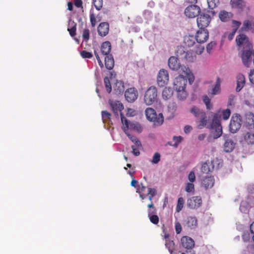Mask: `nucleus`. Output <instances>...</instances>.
I'll return each mask as SVG.
<instances>
[{"instance_id":"0eeeda50","label":"nucleus","mask_w":254,"mask_h":254,"mask_svg":"<svg viewBox=\"0 0 254 254\" xmlns=\"http://www.w3.org/2000/svg\"><path fill=\"white\" fill-rule=\"evenodd\" d=\"M176 54L179 59L185 60L186 62H193L195 59L191 52L186 51L182 46H178Z\"/></svg>"},{"instance_id":"b1692460","label":"nucleus","mask_w":254,"mask_h":254,"mask_svg":"<svg viewBox=\"0 0 254 254\" xmlns=\"http://www.w3.org/2000/svg\"><path fill=\"white\" fill-rule=\"evenodd\" d=\"M125 91L124 83L122 81H117L114 85V91L115 94L119 95L124 93Z\"/></svg>"},{"instance_id":"9b49d317","label":"nucleus","mask_w":254,"mask_h":254,"mask_svg":"<svg viewBox=\"0 0 254 254\" xmlns=\"http://www.w3.org/2000/svg\"><path fill=\"white\" fill-rule=\"evenodd\" d=\"M201 11L199 6L191 4L187 6L184 11L185 15L189 18H193L197 16Z\"/></svg>"},{"instance_id":"8fccbe9b","label":"nucleus","mask_w":254,"mask_h":254,"mask_svg":"<svg viewBox=\"0 0 254 254\" xmlns=\"http://www.w3.org/2000/svg\"><path fill=\"white\" fill-rule=\"evenodd\" d=\"M185 190L188 192H191L194 191V186L192 183H188L186 184Z\"/></svg>"},{"instance_id":"58836bf2","label":"nucleus","mask_w":254,"mask_h":254,"mask_svg":"<svg viewBox=\"0 0 254 254\" xmlns=\"http://www.w3.org/2000/svg\"><path fill=\"white\" fill-rule=\"evenodd\" d=\"M190 112L196 118H199L203 111L199 110L197 107L193 106L190 110Z\"/></svg>"},{"instance_id":"09e8293b","label":"nucleus","mask_w":254,"mask_h":254,"mask_svg":"<svg viewBox=\"0 0 254 254\" xmlns=\"http://www.w3.org/2000/svg\"><path fill=\"white\" fill-rule=\"evenodd\" d=\"M90 37V32L89 29H84L83 31L82 37L83 38V41L87 42L89 39Z\"/></svg>"},{"instance_id":"4c0bfd02","label":"nucleus","mask_w":254,"mask_h":254,"mask_svg":"<svg viewBox=\"0 0 254 254\" xmlns=\"http://www.w3.org/2000/svg\"><path fill=\"white\" fill-rule=\"evenodd\" d=\"M102 118L104 123H109L111 121V114L107 111L101 112Z\"/></svg>"},{"instance_id":"e433bc0d","label":"nucleus","mask_w":254,"mask_h":254,"mask_svg":"<svg viewBox=\"0 0 254 254\" xmlns=\"http://www.w3.org/2000/svg\"><path fill=\"white\" fill-rule=\"evenodd\" d=\"M157 191L154 188H148L147 191V196H148V199L151 203L152 202L153 197L156 194Z\"/></svg>"},{"instance_id":"c03bdc74","label":"nucleus","mask_w":254,"mask_h":254,"mask_svg":"<svg viewBox=\"0 0 254 254\" xmlns=\"http://www.w3.org/2000/svg\"><path fill=\"white\" fill-rule=\"evenodd\" d=\"M93 4L97 10H100L103 7V0H92Z\"/></svg>"},{"instance_id":"9d476101","label":"nucleus","mask_w":254,"mask_h":254,"mask_svg":"<svg viewBox=\"0 0 254 254\" xmlns=\"http://www.w3.org/2000/svg\"><path fill=\"white\" fill-rule=\"evenodd\" d=\"M242 123V117L238 114L233 115L231 118L229 128L232 133L236 132L241 127Z\"/></svg>"},{"instance_id":"423d86ee","label":"nucleus","mask_w":254,"mask_h":254,"mask_svg":"<svg viewBox=\"0 0 254 254\" xmlns=\"http://www.w3.org/2000/svg\"><path fill=\"white\" fill-rule=\"evenodd\" d=\"M236 43L239 52L246 49L253 48L252 42L244 34H240L236 36Z\"/></svg>"},{"instance_id":"680f3d73","label":"nucleus","mask_w":254,"mask_h":254,"mask_svg":"<svg viewBox=\"0 0 254 254\" xmlns=\"http://www.w3.org/2000/svg\"><path fill=\"white\" fill-rule=\"evenodd\" d=\"M182 230V226L179 222H175V231L177 234H180Z\"/></svg>"},{"instance_id":"7c9ffc66","label":"nucleus","mask_w":254,"mask_h":254,"mask_svg":"<svg viewBox=\"0 0 254 254\" xmlns=\"http://www.w3.org/2000/svg\"><path fill=\"white\" fill-rule=\"evenodd\" d=\"M173 95V90L171 87H165L162 91V97L165 100L171 98Z\"/></svg>"},{"instance_id":"a878e982","label":"nucleus","mask_w":254,"mask_h":254,"mask_svg":"<svg viewBox=\"0 0 254 254\" xmlns=\"http://www.w3.org/2000/svg\"><path fill=\"white\" fill-rule=\"evenodd\" d=\"M195 38L192 35H186L184 39V44L188 47L193 46L195 43Z\"/></svg>"},{"instance_id":"bb28decb","label":"nucleus","mask_w":254,"mask_h":254,"mask_svg":"<svg viewBox=\"0 0 254 254\" xmlns=\"http://www.w3.org/2000/svg\"><path fill=\"white\" fill-rule=\"evenodd\" d=\"M233 16L231 12L225 10H222L219 14V17L222 22L228 21Z\"/></svg>"},{"instance_id":"f3484780","label":"nucleus","mask_w":254,"mask_h":254,"mask_svg":"<svg viewBox=\"0 0 254 254\" xmlns=\"http://www.w3.org/2000/svg\"><path fill=\"white\" fill-rule=\"evenodd\" d=\"M125 96L127 102L132 103L137 99L138 92L135 88H130L125 91Z\"/></svg>"},{"instance_id":"603ef678","label":"nucleus","mask_w":254,"mask_h":254,"mask_svg":"<svg viewBox=\"0 0 254 254\" xmlns=\"http://www.w3.org/2000/svg\"><path fill=\"white\" fill-rule=\"evenodd\" d=\"M160 154L158 152L155 153L152 158V162L154 164L158 163L160 160Z\"/></svg>"},{"instance_id":"864d4df0","label":"nucleus","mask_w":254,"mask_h":254,"mask_svg":"<svg viewBox=\"0 0 254 254\" xmlns=\"http://www.w3.org/2000/svg\"><path fill=\"white\" fill-rule=\"evenodd\" d=\"M120 115H121V117L122 122L123 125L126 126V127H125V129L127 130L128 128V121L127 119V118L124 116V115L122 114V113H121Z\"/></svg>"},{"instance_id":"5701e85b","label":"nucleus","mask_w":254,"mask_h":254,"mask_svg":"<svg viewBox=\"0 0 254 254\" xmlns=\"http://www.w3.org/2000/svg\"><path fill=\"white\" fill-rule=\"evenodd\" d=\"M246 80L244 75L242 74H239L237 76V87L236 91L239 92L245 85Z\"/></svg>"},{"instance_id":"f704fd0d","label":"nucleus","mask_w":254,"mask_h":254,"mask_svg":"<svg viewBox=\"0 0 254 254\" xmlns=\"http://www.w3.org/2000/svg\"><path fill=\"white\" fill-rule=\"evenodd\" d=\"M198 119H199V124H198L199 128H201L206 125L207 118L205 112L201 113V115Z\"/></svg>"},{"instance_id":"f03ea898","label":"nucleus","mask_w":254,"mask_h":254,"mask_svg":"<svg viewBox=\"0 0 254 254\" xmlns=\"http://www.w3.org/2000/svg\"><path fill=\"white\" fill-rule=\"evenodd\" d=\"M184 74H180L176 77L174 81V88L178 93L182 92V94L178 93V96L180 99H185L187 94L185 89L187 84V79L185 77Z\"/></svg>"},{"instance_id":"72a5a7b5","label":"nucleus","mask_w":254,"mask_h":254,"mask_svg":"<svg viewBox=\"0 0 254 254\" xmlns=\"http://www.w3.org/2000/svg\"><path fill=\"white\" fill-rule=\"evenodd\" d=\"M123 129L124 130L126 134L127 135V136L128 137V138L131 140V141L134 143L136 147H141V143L140 141L136 136H133L127 132L125 127H123Z\"/></svg>"},{"instance_id":"c756f323","label":"nucleus","mask_w":254,"mask_h":254,"mask_svg":"<svg viewBox=\"0 0 254 254\" xmlns=\"http://www.w3.org/2000/svg\"><path fill=\"white\" fill-rule=\"evenodd\" d=\"M197 224V220L194 216H189L186 219V224L191 229L195 228Z\"/></svg>"},{"instance_id":"37998d69","label":"nucleus","mask_w":254,"mask_h":254,"mask_svg":"<svg viewBox=\"0 0 254 254\" xmlns=\"http://www.w3.org/2000/svg\"><path fill=\"white\" fill-rule=\"evenodd\" d=\"M67 30L69 31V34L71 37H73L76 35V24L73 22H72L70 27H68Z\"/></svg>"},{"instance_id":"49530a36","label":"nucleus","mask_w":254,"mask_h":254,"mask_svg":"<svg viewBox=\"0 0 254 254\" xmlns=\"http://www.w3.org/2000/svg\"><path fill=\"white\" fill-rule=\"evenodd\" d=\"M104 81L107 91L109 93H111L112 91V86L109 78L108 77H105L104 79Z\"/></svg>"},{"instance_id":"6e6d98bb","label":"nucleus","mask_w":254,"mask_h":254,"mask_svg":"<svg viewBox=\"0 0 254 254\" xmlns=\"http://www.w3.org/2000/svg\"><path fill=\"white\" fill-rule=\"evenodd\" d=\"M216 44L215 42H211L208 43L206 46L207 52L210 54L213 48L215 46Z\"/></svg>"},{"instance_id":"f257e3e1","label":"nucleus","mask_w":254,"mask_h":254,"mask_svg":"<svg viewBox=\"0 0 254 254\" xmlns=\"http://www.w3.org/2000/svg\"><path fill=\"white\" fill-rule=\"evenodd\" d=\"M231 115L230 109H227L222 111L217 112L213 116L212 123L207 127L211 129V134L214 139L218 138L222 134V127L221 125V119L228 120Z\"/></svg>"},{"instance_id":"bf43d9fd","label":"nucleus","mask_w":254,"mask_h":254,"mask_svg":"<svg viewBox=\"0 0 254 254\" xmlns=\"http://www.w3.org/2000/svg\"><path fill=\"white\" fill-rule=\"evenodd\" d=\"M188 179L191 183H193L196 179L194 171H191L188 175Z\"/></svg>"},{"instance_id":"a211bd4d","label":"nucleus","mask_w":254,"mask_h":254,"mask_svg":"<svg viewBox=\"0 0 254 254\" xmlns=\"http://www.w3.org/2000/svg\"><path fill=\"white\" fill-rule=\"evenodd\" d=\"M218 159L216 158L213 160H207L203 163L201 166V172L203 173L208 174L209 172H212L214 169V163L217 162Z\"/></svg>"},{"instance_id":"0e129e2a","label":"nucleus","mask_w":254,"mask_h":254,"mask_svg":"<svg viewBox=\"0 0 254 254\" xmlns=\"http://www.w3.org/2000/svg\"><path fill=\"white\" fill-rule=\"evenodd\" d=\"M204 50V47L199 45L196 47V49L195 50V53L198 55H201L203 53Z\"/></svg>"},{"instance_id":"393cba45","label":"nucleus","mask_w":254,"mask_h":254,"mask_svg":"<svg viewBox=\"0 0 254 254\" xmlns=\"http://www.w3.org/2000/svg\"><path fill=\"white\" fill-rule=\"evenodd\" d=\"M147 189L142 183L137 186L136 192L139 193L140 197L142 199H145L147 196Z\"/></svg>"},{"instance_id":"e2e57ef3","label":"nucleus","mask_w":254,"mask_h":254,"mask_svg":"<svg viewBox=\"0 0 254 254\" xmlns=\"http://www.w3.org/2000/svg\"><path fill=\"white\" fill-rule=\"evenodd\" d=\"M179 59L177 56H172L169 59L168 64H175L177 63Z\"/></svg>"},{"instance_id":"20e7f679","label":"nucleus","mask_w":254,"mask_h":254,"mask_svg":"<svg viewBox=\"0 0 254 254\" xmlns=\"http://www.w3.org/2000/svg\"><path fill=\"white\" fill-rule=\"evenodd\" d=\"M168 65L171 69L177 71L178 74L185 75L190 84L193 82L194 76L187 66L188 64H168Z\"/></svg>"},{"instance_id":"338daca9","label":"nucleus","mask_w":254,"mask_h":254,"mask_svg":"<svg viewBox=\"0 0 254 254\" xmlns=\"http://www.w3.org/2000/svg\"><path fill=\"white\" fill-rule=\"evenodd\" d=\"M173 140L175 142V145H178L183 140V137L181 136H174Z\"/></svg>"},{"instance_id":"473e14b6","label":"nucleus","mask_w":254,"mask_h":254,"mask_svg":"<svg viewBox=\"0 0 254 254\" xmlns=\"http://www.w3.org/2000/svg\"><path fill=\"white\" fill-rule=\"evenodd\" d=\"M220 84H221V80L219 77L217 78L216 82L215 84V86L212 89V91L210 93L211 95H215L216 94H218L220 93Z\"/></svg>"},{"instance_id":"6ab92c4d","label":"nucleus","mask_w":254,"mask_h":254,"mask_svg":"<svg viewBox=\"0 0 254 254\" xmlns=\"http://www.w3.org/2000/svg\"><path fill=\"white\" fill-rule=\"evenodd\" d=\"M202 204V199L200 196H193L187 201V205L191 209H196Z\"/></svg>"},{"instance_id":"1a4fd4ad","label":"nucleus","mask_w":254,"mask_h":254,"mask_svg":"<svg viewBox=\"0 0 254 254\" xmlns=\"http://www.w3.org/2000/svg\"><path fill=\"white\" fill-rule=\"evenodd\" d=\"M243 64H254V50L253 48L246 49L239 52Z\"/></svg>"},{"instance_id":"dca6fc26","label":"nucleus","mask_w":254,"mask_h":254,"mask_svg":"<svg viewBox=\"0 0 254 254\" xmlns=\"http://www.w3.org/2000/svg\"><path fill=\"white\" fill-rule=\"evenodd\" d=\"M209 37V33L205 29H199L195 35L196 41L198 43H204L207 41Z\"/></svg>"},{"instance_id":"2f4dec72","label":"nucleus","mask_w":254,"mask_h":254,"mask_svg":"<svg viewBox=\"0 0 254 254\" xmlns=\"http://www.w3.org/2000/svg\"><path fill=\"white\" fill-rule=\"evenodd\" d=\"M231 4L233 7L243 9L245 6L243 0H231Z\"/></svg>"},{"instance_id":"ea45409f","label":"nucleus","mask_w":254,"mask_h":254,"mask_svg":"<svg viewBox=\"0 0 254 254\" xmlns=\"http://www.w3.org/2000/svg\"><path fill=\"white\" fill-rule=\"evenodd\" d=\"M246 123L249 125L254 124V115L251 113L246 115Z\"/></svg>"},{"instance_id":"ddd939ff","label":"nucleus","mask_w":254,"mask_h":254,"mask_svg":"<svg viewBox=\"0 0 254 254\" xmlns=\"http://www.w3.org/2000/svg\"><path fill=\"white\" fill-rule=\"evenodd\" d=\"M147 207L148 208L147 211L148 217L150 221L153 224L157 225L159 223V218L158 216L155 214L156 213L155 207L152 202L148 204Z\"/></svg>"},{"instance_id":"4468645a","label":"nucleus","mask_w":254,"mask_h":254,"mask_svg":"<svg viewBox=\"0 0 254 254\" xmlns=\"http://www.w3.org/2000/svg\"><path fill=\"white\" fill-rule=\"evenodd\" d=\"M169 81L168 71L164 69H160L157 77V82L159 86L164 87Z\"/></svg>"},{"instance_id":"39448f33","label":"nucleus","mask_w":254,"mask_h":254,"mask_svg":"<svg viewBox=\"0 0 254 254\" xmlns=\"http://www.w3.org/2000/svg\"><path fill=\"white\" fill-rule=\"evenodd\" d=\"M158 100V90L154 86H151L145 92L144 103L147 106L152 105Z\"/></svg>"},{"instance_id":"3c124183","label":"nucleus","mask_w":254,"mask_h":254,"mask_svg":"<svg viewBox=\"0 0 254 254\" xmlns=\"http://www.w3.org/2000/svg\"><path fill=\"white\" fill-rule=\"evenodd\" d=\"M80 55L83 58L90 59L93 57V55L91 53L86 51H81L80 52Z\"/></svg>"},{"instance_id":"cd10ccee","label":"nucleus","mask_w":254,"mask_h":254,"mask_svg":"<svg viewBox=\"0 0 254 254\" xmlns=\"http://www.w3.org/2000/svg\"><path fill=\"white\" fill-rule=\"evenodd\" d=\"M101 50L104 55L110 54L111 50V43L109 41L103 42L101 46Z\"/></svg>"},{"instance_id":"f8f14e48","label":"nucleus","mask_w":254,"mask_h":254,"mask_svg":"<svg viewBox=\"0 0 254 254\" xmlns=\"http://www.w3.org/2000/svg\"><path fill=\"white\" fill-rule=\"evenodd\" d=\"M211 19V17L208 14H200L196 19L198 27L199 29H205L209 25Z\"/></svg>"},{"instance_id":"13d9d810","label":"nucleus","mask_w":254,"mask_h":254,"mask_svg":"<svg viewBox=\"0 0 254 254\" xmlns=\"http://www.w3.org/2000/svg\"><path fill=\"white\" fill-rule=\"evenodd\" d=\"M235 96L233 95H230L229 96V98H228V106L230 107V106H233L235 104V102H234V100H235Z\"/></svg>"},{"instance_id":"de8ad7c7","label":"nucleus","mask_w":254,"mask_h":254,"mask_svg":"<svg viewBox=\"0 0 254 254\" xmlns=\"http://www.w3.org/2000/svg\"><path fill=\"white\" fill-rule=\"evenodd\" d=\"M105 64H114V59L111 54L104 55Z\"/></svg>"},{"instance_id":"774afa93","label":"nucleus","mask_w":254,"mask_h":254,"mask_svg":"<svg viewBox=\"0 0 254 254\" xmlns=\"http://www.w3.org/2000/svg\"><path fill=\"white\" fill-rule=\"evenodd\" d=\"M242 237L245 242H248L250 240L251 236L248 233H245Z\"/></svg>"},{"instance_id":"6e6552de","label":"nucleus","mask_w":254,"mask_h":254,"mask_svg":"<svg viewBox=\"0 0 254 254\" xmlns=\"http://www.w3.org/2000/svg\"><path fill=\"white\" fill-rule=\"evenodd\" d=\"M181 245L187 254H196L193 250L195 243L190 237L183 236L181 239Z\"/></svg>"},{"instance_id":"2eb2a0df","label":"nucleus","mask_w":254,"mask_h":254,"mask_svg":"<svg viewBox=\"0 0 254 254\" xmlns=\"http://www.w3.org/2000/svg\"><path fill=\"white\" fill-rule=\"evenodd\" d=\"M109 104L112 109V111L116 117H119V112L122 113L124 109V105L119 101H114L110 99Z\"/></svg>"},{"instance_id":"a18cd8bd","label":"nucleus","mask_w":254,"mask_h":254,"mask_svg":"<svg viewBox=\"0 0 254 254\" xmlns=\"http://www.w3.org/2000/svg\"><path fill=\"white\" fill-rule=\"evenodd\" d=\"M184 204V198L182 197H180L178 198L177 205L176 207L177 212H180L182 208H183Z\"/></svg>"},{"instance_id":"aec40b11","label":"nucleus","mask_w":254,"mask_h":254,"mask_svg":"<svg viewBox=\"0 0 254 254\" xmlns=\"http://www.w3.org/2000/svg\"><path fill=\"white\" fill-rule=\"evenodd\" d=\"M215 183V180L213 176H206L203 178L201 185L205 189L211 188Z\"/></svg>"},{"instance_id":"69168bd1","label":"nucleus","mask_w":254,"mask_h":254,"mask_svg":"<svg viewBox=\"0 0 254 254\" xmlns=\"http://www.w3.org/2000/svg\"><path fill=\"white\" fill-rule=\"evenodd\" d=\"M249 79L252 83L254 84V69L251 70L249 73Z\"/></svg>"},{"instance_id":"4be33fe9","label":"nucleus","mask_w":254,"mask_h":254,"mask_svg":"<svg viewBox=\"0 0 254 254\" xmlns=\"http://www.w3.org/2000/svg\"><path fill=\"white\" fill-rule=\"evenodd\" d=\"M109 25L107 22L101 23L98 27L99 35L102 37L105 36L109 32Z\"/></svg>"},{"instance_id":"c85d7f7f","label":"nucleus","mask_w":254,"mask_h":254,"mask_svg":"<svg viewBox=\"0 0 254 254\" xmlns=\"http://www.w3.org/2000/svg\"><path fill=\"white\" fill-rule=\"evenodd\" d=\"M245 141L248 144H254V132L248 131L244 135Z\"/></svg>"},{"instance_id":"a19ab883","label":"nucleus","mask_w":254,"mask_h":254,"mask_svg":"<svg viewBox=\"0 0 254 254\" xmlns=\"http://www.w3.org/2000/svg\"><path fill=\"white\" fill-rule=\"evenodd\" d=\"M203 101L207 109L210 110L212 108V105L211 103L210 99L207 95H205L203 96Z\"/></svg>"},{"instance_id":"7ed1b4c3","label":"nucleus","mask_w":254,"mask_h":254,"mask_svg":"<svg viewBox=\"0 0 254 254\" xmlns=\"http://www.w3.org/2000/svg\"><path fill=\"white\" fill-rule=\"evenodd\" d=\"M147 119L153 123L155 126H160L164 122V116L162 113L157 114L155 110L152 108H147L145 111Z\"/></svg>"},{"instance_id":"412c9836","label":"nucleus","mask_w":254,"mask_h":254,"mask_svg":"<svg viewBox=\"0 0 254 254\" xmlns=\"http://www.w3.org/2000/svg\"><path fill=\"white\" fill-rule=\"evenodd\" d=\"M225 142L224 143V150L226 152H230L235 148L234 141L229 138L227 135H224Z\"/></svg>"},{"instance_id":"4d7b16f0","label":"nucleus","mask_w":254,"mask_h":254,"mask_svg":"<svg viewBox=\"0 0 254 254\" xmlns=\"http://www.w3.org/2000/svg\"><path fill=\"white\" fill-rule=\"evenodd\" d=\"M232 23L233 24L232 27H233V29L236 30V31H237V30L238 29V28L241 25V22L239 21L233 20L232 21Z\"/></svg>"},{"instance_id":"79ce46f5","label":"nucleus","mask_w":254,"mask_h":254,"mask_svg":"<svg viewBox=\"0 0 254 254\" xmlns=\"http://www.w3.org/2000/svg\"><path fill=\"white\" fill-rule=\"evenodd\" d=\"M219 0H207V3L210 9H213L219 4Z\"/></svg>"},{"instance_id":"5fc2aeb1","label":"nucleus","mask_w":254,"mask_h":254,"mask_svg":"<svg viewBox=\"0 0 254 254\" xmlns=\"http://www.w3.org/2000/svg\"><path fill=\"white\" fill-rule=\"evenodd\" d=\"M90 21L92 27H95L96 25V19L95 16L93 13L90 12Z\"/></svg>"},{"instance_id":"c9c22d12","label":"nucleus","mask_w":254,"mask_h":254,"mask_svg":"<svg viewBox=\"0 0 254 254\" xmlns=\"http://www.w3.org/2000/svg\"><path fill=\"white\" fill-rule=\"evenodd\" d=\"M166 247L168 249L169 253L171 254H175V243L173 241H168L166 240L165 243Z\"/></svg>"},{"instance_id":"052dcab7","label":"nucleus","mask_w":254,"mask_h":254,"mask_svg":"<svg viewBox=\"0 0 254 254\" xmlns=\"http://www.w3.org/2000/svg\"><path fill=\"white\" fill-rule=\"evenodd\" d=\"M140 147H136V146L135 145V144H134V145H133L131 146V148H132V153L135 156H138V155H139L140 152H139V149Z\"/></svg>"}]
</instances>
